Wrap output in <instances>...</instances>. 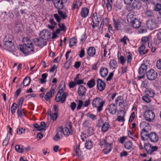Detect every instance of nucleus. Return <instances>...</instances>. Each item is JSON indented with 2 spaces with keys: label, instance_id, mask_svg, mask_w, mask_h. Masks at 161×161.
I'll list each match as a JSON object with an SVG mask.
<instances>
[{
  "label": "nucleus",
  "instance_id": "nucleus-1",
  "mask_svg": "<svg viewBox=\"0 0 161 161\" xmlns=\"http://www.w3.org/2000/svg\"><path fill=\"white\" fill-rule=\"evenodd\" d=\"M65 85L64 82H61L59 87V91H58L55 101L57 102H60L63 103L65 102L66 97L68 95L67 92H64L61 94L65 89Z\"/></svg>",
  "mask_w": 161,
  "mask_h": 161
},
{
  "label": "nucleus",
  "instance_id": "nucleus-2",
  "mask_svg": "<svg viewBox=\"0 0 161 161\" xmlns=\"http://www.w3.org/2000/svg\"><path fill=\"white\" fill-rule=\"evenodd\" d=\"M22 41L24 44L20 46V51L25 54L33 52V44L30 38L28 37H24Z\"/></svg>",
  "mask_w": 161,
  "mask_h": 161
},
{
  "label": "nucleus",
  "instance_id": "nucleus-3",
  "mask_svg": "<svg viewBox=\"0 0 161 161\" xmlns=\"http://www.w3.org/2000/svg\"><path fill=\"white\" fill-rule=\"evenodd\" d=\"M127 20L128 22L135 28H137L140 26L141 22L136 19V16L133 13H129L127 15Z\"/></svg>",
  "mask_w": 161,
  "mask_h": 161
},
{
  "label": "nucleus",
  "instance_id": "nucleus-4",
  "mask_svg": "<svg viewBox=\"0 0 161 161\" xmlns=\"http://www.w3.org/2000/svg\"><path fill=\"white\" fill-rule=\"evenodd\" d=\"M149 126V124L145 121L142 122L140 123V127L141 129H142L141 132V137L143 140H145L144 136L148 137L149 133L147 128Z\"/></svg>",
  "mask_w": 161,
  "mask_h": 161
},
{
  "label": "nucleus",
  "instance_id": "nucleus-5",
  "mask_svg": "<svg viewBox=\"0 0 161 161\" xmlns=\"http://www.w3.org/2000/svg\"><path fill=\"white\" fill-rule=\"evenodd\" d=\"M104 102L99 97L95 98L92 101V104L93 107L97 108L98 112L100 111L102 109Z\"/></svg>",
  "mask_w": 161,
  "mask_h": 161
},
{
  "label": "nucleus",
  "instance_id": "nucleus-6",
  "mask_svg": "<svg viewBox=\"0 0 161 161\" xmlns=\"http://www.w3.org/2000/svg\"><path fill=\"white\" fill-rule=\"evenodd\" d=\"M92 18L93 23L92 25L93 28L98 27L99 23L102 19L101 16L99 14L95 12L93 14Z\"/></svg>",
  "mask_w": 161,
  "mask_h": 161
},
{
  "label": "nucleus",
  "instance_id": "nucleus-7",
  "mask_svg": "<svg viewBox=\"0 0 161 161\" xmlns=\"http://www.w3.org/2000/svg\"><path fill=\"white\" fill-rule=\"evenodd\" d=\"M144 147L145 151L148 154H152L153 152L158 149L157 146H153L151 144L147 143L144 144Z\"/></svg>",
  "mask_w": 161,
  "mask_h": 161
},
{
  "label": "nucleus",
  "instance_id": "nucleus-8",
  "mask_svg": "<svg viewBox=\"0 0 161 161\" xmlns=\"http://www.w3.org/2000/svg\"><path fill=\"white\" fill-rule=\"evenodd\" d=\"M143 116L146 121L150 122L154 119L155 114L153 111L148 110L144 112Z\"/></svg>",
  "mask_w": 161,
  "mask_h": 161
},
{
  "label": "nucleus",
  "instance_id": "nucleus-9",
  "mask_svg": "<svg viewBox=\"0 0 161 161\" xmlns=\"http://www.w3.org/2000/svg\"><path fill=\"white\" fill-rule=\"evenodd\" d=\"M157 72L153 69H150L146 73V76L147 79L149 80H155L157 77Z\"/></svg>",
  "mask_w": 161,
  "mask_h": 161
},
{
  "label": "nucleus",
  "instance_id": "nucleus-10",
  "mask_svg": "<svg viewBox=\"0 0 161 161\" xmlns=\"http://www.w3.org/2000/svg\"><path fill=\"white\" fill-rule=\"evenodd\" d=\"M4 47L6 50L12 52L15 50V48L14 43L11 41H7L3 42Z\"/></svg>",
  "mask_w": 161,
  "mask_h": 161
},
{
  "label": "nucleus",
  "instance_id": "nucleus-11",
  "mask_svg": "<svg viewBox=\"0 0 161 161\" xmlns=\"http://www.w3.org/2000/svg\"><path fill=\"white\" fill-rule=\"evenodd\" d=\"M147 66L145 64H142L139 68V74L141 75V76H139L138 78L139 79H141L144 77V74L147 69Z\"/></svg>",
  "mask_w": 161,
  "mask_h": 161
},
{
  "label": "nucleus",
  "instance_id": "nucleus-12",
  "mask_svg": "<svg viewBox=\"0 0 161 161\" xmlns=\"http://www.w3.org/2000/svg\"><path fill=\"white\" fill-rule=\"evenodd\" d=\"M147 25L148 28L151 30L155 29L157 27L156 20L155 19L148 20L147 22Z\"/></svg>",
  "mask_w": 161,
  "mask_h": 161
},
{
  "label": "nucleus",
  "instance_id": "nucleus-13",
  "mask_svg": "<svg viewBox=\"0 0 161 161\" xmlns=\"http://www.w3.org/2000/svg\"><path fill=\"white\" fill-rule=\"evenodd\" d=\"M72 126L71 123L68 124L64 128L62 131L65 136H68L70 134H72Z\"/></svg>",
  "mask_w": 161,
  "mask_h": 161
},
{
  "label": "nucleus",
  "instance_id": "nucleus-14",
  "mask_svg": "<svg viewBox=\"0 0 161 161\" xmlns=\"http://www.w3.org/2000/svg\"><path fill=\"white\" fill-rule=\"evenodd\" d=\"M74 151L76 153L78 158L81 159H83V156L80 148V143L74 146Z\"/></svg>",
  "mask_w": 161,
  "mask_h": 161
},
{
  "label": "nucleus",
  "instance_id": "nucleus-15",
  "mask_svg": "<svg viewBox=\"0 0 161 161\" xmlns=\"http://www.w3.org/2000/svg\"><path fill=\"white\" fill-rule=\"evenodd\" d=\"M40 36L42 39H48L50 36V32L47 30H44L40 32Z\"/></svg>",
  "mask_w": 161,
  "mask_h": 161
},
{
  "label": "nucleus",
  "instance_id": "nucleus-16",
  "mask_svg": "<svg viewBox=\"0 0 161 161\" xmlns=\"http://www.w3.org/2000/svg\"><path fill=\"white\" fill-rule=\"evenodd\" d=\"M148 138L152 142L155 143L157 142L158 140V136L157 134L154 132L149 133Z\"/></svg>",
  "mask_w": 161,
  "mask_h": 161
},
{
  "label": "nucleus",
  "instance_id": "nucleus-17",
  "mask_svg": "<svg viewBox=\"0 0 161 161\" xmlns=\"http://www.w3.org/2000/svg\"><path fill=\"white\" fill-rule=\"evenodd\" d=\"M97 82L98 89L100 91L103 90L105 87V83L100 79L97 80Z\"/></svg>",
  "mask_w": 161,
  "mask_h": 161
},
{
  "label": "nucleus",
  "instance_id": "nucleus-18",
  "mask_svg": "<svg viewBox=\"0 0 161 161\" xmlns=\"http://www.w3.org/2000/svg\"><path fill=\"white\" fill-rule=\"evenodd\" d=\"M54 6L58 9H62L63 8V3L62 0H53Z\"/></svg>",
  "mask_w": 161,
  "mask_h": 161
},
{
  "label": "nucleus",
  "instance_id": "nucleus-19",
  "mask_svg": "<svg viewBox=\"0 0 161 161\" xmlns=\"http://www.w3.org/2000/svg\"><path fill=\"white\" fill-rule=\"evenodd\" d=\"M86 89L83 86H80L78 89V93L80 96H85Z\"/></svg>",
  "mask_w": 161,
  "mask_h": 161
},
{
  "label": "nucleus",
  "instance_id": "nucleus-20",
  "mask_svg": "<svg viewBox=\"0 0 161 161\" xmlns=\"http://www.w3.org/2000/svg\"><path fill=\"white\" fill-rule=\"evenodd\" d=\"M107 109L110 114H114L116 112L117 107L114 104H112L108 106Z\"/></svg>",
  "mask_w": 161,
  "mask_h": 161
},
{
  "label": "nucleus",
  "instance_id": "nucleus-21",
  "mask_svg": "<svg viewBox=\"0 0 161 161\" xmlns=\"http://www.w3.org/2000/svg\"><path fill=\"white\" fill-rule=\"evenodd\" d=\"M89 13V9L86 8H82L80 12V15L82 17L86 18Z\"/></svg>",
  "mask_w": 161,
  "mask_h": 161
},
{
  "label": "nucleus",
  "instance_id": "nucleus-22",
  "mask_svg": "<svg viewBox=\"0 0 161 161\" xmlns=\"http://www.w3.org/2000/svg\"><path fill=\"white\" fill-rule=\"evenodd\" d=\"M141 5V2L138 0H135L132 5L131 9H133L135 8L138 9L140 7Z\"/></svg>",
  "mask_w": 161,
  "mask_h": 161
},
{
  "label": "nucleus",
  "instance_id": "nucleus-23",
  "mask_svg": "<svg viewBox=\"0 0 161 161\" xmlns=\"http://www.w3.org/2000/svg\"><path fill=\"white\" fill-rule=\"evenodd\" d=\"M87 53L90 57H93L96 53L95 48L93 47L88 48L87 50Z\"/></svg>",
  "mask_w": 161,
  "mask_h": 161
},
{
  "label": "nucleus",
  "instance_id": "nucleus-24",
  "mask_svg": "<svg viewBox=\"0 0 161 161\" xmlns=\"http://www.w3.org/2000/svg\"><path fill=\"white\" fill-rule=\"evenodd\" d=\"M99 72L101 76L104 77L108 74V69L104 67H102L100 69Z\"/></svg>",
  "mask_w": 161,
  "mask_h": 161
},
{
  "label": "nucleus",
  "instance_id": "nucleus-25",
  "mask_svg": "<svg viewBox=\"0 0 161 161\" xmlns=\"http://www.w3.org/2000/svg\"><path fill=\"white\" fill-rule=\"evenodd\" d=\"M54 89H51L49 92H48L45 95L44 98L47 101H48L52 97V94H54Z\"/></svg>",
  "mask_w": 161,
  "mask_h": 161
},
{
  "label": "nucleus",
  "instance_id": "nucleus-26",
  "mask_svg": "<svg viewBox=\"0 0 161 161\" xmlns=\"http://www.w3.org/2000/svg\"><path fill=\"white\" fill-rule=\"evenodd\" d=\"M63 129L62 128L60 127L57 130V133L54 137V140L55 141H57L60 139V134L62 133V131Z\"/></svg>",
  "mask_w": 161,
  "mask_h": 161
},
{
  "label": "nucleus",
  "instance_id": "nucleus-27",
  "mask_svg": "<svg viewBox=\"0 0 161 161\" xmlns=\"http://www.w3.org/2000/svg\"><path fill=\"white\" fill-rule=\"evenodd\" d=\"M31 79L29 76L26 77L24 80L23 82L20 84V86L22 87V84L23 85V87L28 85L30 83Z\"/></svg>",
  "mask_w": 161,
  "mask_h": 161
},
{
  "label": "nucleus",
  "instance_id": "nucleus-28",
  "mask_svg": "<svg viewBox=\"0 0 161 161\" xmlns=\"http://www.w3.org/2000/svg\"><path fill=\"white\" fill-rule=\"evenodd\" d=\"M114 27L117 30L120 29V22L119 20H115L114 19H113Z\"/></svg>",
  "mask_w": 161,
  "mask_h": 161
},
{
  "label": "nucleus",
  "instance_id": "nucleus-29",
  "mask_svg": "<svg viewBox=\"0 0 161 161\" xmlns=\"http://www.w3.org/2000/svg\"><path fill=\"white\" fill-rule=\"evenodd\" d=\"M110 68L112 69H115L117 66V64L116 61L114 60H111L109 63Z\"/></svg>",
  "mask_w": 161,
  "mask_h": 161
},
{
  "label": "nucleus",
  "instance_id": "nucleus-30",
  "mask_svg": "<svg viewBox=\"0 0 161 161\" xmlns=\"http://www.w3.org/2000/svg\"><path fill=\"white\" fill-rule=\"evenodd\" d=\"M107 2L106 4V7L108 11H110L112 9V4L114 0H107Z\"/></svg>",
  "mask_w": 161,
  "mask_h": 161
},
{
  "label": "nucleus",
  "instance_id": "nucleus-31",
  "mask_svg": "<svg viewBox=\"0 0 161 161\" xmlns=\"http://www.w3.org/2000/svg\"><path fill=\"white\" fill-rule=\"evenodd\" d=\"M81 0H78V1H76L73 4L72 9H74L78 8L81 5Z\"/></svg>",
  "mask_w": 161,
  "mask_h": 161
},
{
  "label": "nucleus",
  "instance_id": "nucleus-32",
  "mask_svg": "<svg viewBox=\"0 0 161 161\" xmlns=\"http://www.w3.org/2000/svg\"><path fill=\"white\" fill-rule=\"evenodd\" d=\"M110 127V126L108 123L105 122L102 126V131L103 132H105L108 130Z\"/></svg>",
  "mask_w": 161,
  "mask_h": 161
},
{
  "label": "nucleus",
  "instance_id": "nucleus-33",
  "mask_svg": "<svg viewBox=\"0 0 161 161\" xmlns=\"http://www.w3.org/2000/svg\"><path fill=\"white\" fill-rule=\"evenodd\" d=\"M145 48V46L144 44H142L139 48V53L141 55H143L146 53L144 52Z\"/></svg>",
  "mask_w": 161,
  "mask_h": 161
},
{
  "label": "nucleus",
  "instance_id": "nucleus-34",
  "mask_svg": "<svg viewBox=\"0 0 161 161\" xmlns=\"http://www.w3.org/2000/svg\"><path fill=\"white\" fill-rule=\"evenodd\" d=\"M69 46L70 47L76 44L77 43L76 39L75 37H73L69 40Z\"/></svg>",
  "mask_w": 161,
  "mask_h": 161
},
{
  "label": "nucleus",
  "instance_id": "nucleus-35",
  "mask_svg": "<svg viewBox=\"0 0 161 161\" xmlns=\"http://www.w3.org/2000/svg\"><path fill=\"white\" fill-rule=\"evenodd\" d=\"M133 145V144L131 141H127L124 144V147L127 150H130L131 149Z\"/></svg>",
  "mask_w": 161,
  "mask_h": 161
},
{
  "label": "nucleus",
  "instance_id": "nucleus-36",
  "mask_svg": "<svg viewBox=\"0 0 161 161\" xmlns=\"http://www.w3.org/2000/svg\"><path fill=\"white\" fill-rule=\"evenodd\" d=\"M111 144H107V146L103 150L104 153L105 154H107L111 151Z\"/></svg>",
  "mask_w": 161,
  "mask_h": 161
},
{
  "label": "nucleus",
  "instance_id": "nucleus-37",
  "mask_svg": "<svg viewBox=\"0 0 161 161\" xmlns=\"http://www.w3.org/2000/svg\"><path fill=\"white\" fill-rule=\"evenodd\" d=\"M145 16L147 17H151L153 16V14L151 10H147L145 12Z\"/></svg>",
  "mask_w": 161,
  "mask_h": 161
},
{
  "label": "nucleus",
  "instance_id": "nucleus-38",
  "mask_svg": "<svg viewBox=\"0 0 161 161\" xmlns=\"http://www.w3.org/2000/svg\"><path fill=\"white\" fill-rule=\"evenodd\" d=\"M89 88H92L95 85V82L94 79H91L88 81L87 83Z\"/></svg>",
  "mask_w": 161,
  "mask_h": 161
},
{
  "label": "nucleus",
  "instance_id": "nucleus-39",
  "mask_svg": "<svg viewBox=\"0 0 161 161\" xmlns=\"http://www.w3.org/2000/svg\"><path fill=\"white\" fill-rule=\"evenodd\" d=\"M58 14L60 17L63 19H65L67 17V16L65 13H64L60 10H58Z\"/></svg>",
  "mask_w": 161,
  "mask_h": 161
},
{
  "label": "nucleus",
  "instance_id": "nucleus-40",
  "mask_svg": "<svg viewBox=\"0 0 161 161\" xmlns=\"http://www.w3.org/2000/svg\"><path fill=\"white\" fill-rule=\"evenodd\" d=\"M127 58V63H130L132 59V55L131 53L130 52H127L126 53Z\"/></svg>",
  "mask_w": 161,
  "mask_h": 161
},
{
  "label": "nucleus",
  "instance_id": "nucleus-41",
  "mask_svg": "<svg viewBox=\"0 0 161 161\" xmlns=\"http://www.w3.org/2000/svg\"><path fill=\"white\" fill-rule=\"evenodd\" d=\"M142 99L145 102L149 103L151 102V98H150V97L149 96L146 94L145 95H144L142 97Z\"/></svg>",
  "mask_w": 161,
  "mask_h": 161
},
{
  "label": "nucleus",
  "instance_id": "nucleus-42",
  "mask_svg": "<svg viewBox=\"0 0 161 161\" xmlns=\"http://www.w3.org/2000/svg\"><path fill=\"white\" fill-rule=\"evenodd\" d=\"M92 146V142L90 141H88L85 144V147L89 149H91Z\"/></svg>",
  "mask_w": 161,
  "mask_h": 161
},
{
  "label": "nucleus",
  "instance_id": "nucleus-43",
  "mask_svg": "<svg viewBox=\"0 0 161 161\" xmlns=\"http://www.w3.org/2000/svg\"><path fill=\"white\" fill-rule=\"evenodd\" d=\"M58 25L59 28V29L61 31H65L66 30V28L64 24L59 23Z\"/></svg>",
  "mask_w": 161,
  "mask_h": 161
},
{
  "label": "nucleus",
  "instance_id": "nucleus-44",
  "mask_svg": "<svg viewBox=\"0 0 161 161\" xmlns=\"http://www.w3.org/2000/svg\"><path fill=\"white\" fill-rule=\"evenodd\" d=\"M110 144L109 143H107L106 139H104L102 140L100 142V145L101 146H103L104 147H107V144Z\"/></svg>",
  "mask_w": 161,
  "mask_h": 161
},
{
  "label": "nucleus",
  "instance_id": "nucleus-45",
  "mask_svg": "<svg viewBox=\"0 0 161 161\" xmlns=\"http://www.w3.org/2000/svg\"><path fill=\"white\" fill-rule=\"evenodd\" d=\"M87 116L92 120H95L97 119V116L93 114L88 113L87 114Z\"/></svg>",
  "mask_w": 161,
  "mask_h": 161
},
{
  "label": "nucleus",
  "instance_id": "nucleus-46",
  "mask_svg": "<svg viewBox=\"0 0 161 161\" xmlns=\"http://www.w3.org/2000/svg\"><path fill=\"white\" fill-rule=\"evenodd\" d=\"M25 129L20 127L17 130V133L18 134L21 135L25 132Z\"/></svg>",
  "mask_w": 161,
  "mask_h": 161
},
{
  "label": "nucleus",
  "instance_id": "nucleus-47",
  "mask_svg": "<svg viewBox=\"0 0 161 161\" xmlns=\"http://www.w3.org/2000/svg\"><path fill=\"white\" fill-rule=\"evenodd\" d=\"M94 132V130L92 127H89L87 130V133L90 135L93 134Z\"/></svg>",
  "mask_w": 161,
  "mask_h": 161
},
{
  "label": "nucleus",
  "instance_id": "nucleus-48",
  "mask_svg": "<svg viewBox=\"0 0 161 161\" xmlns=\"http://www.w3.org/2000/svg\"><path fill=\"white\" fill-rule=\"evenodd\" d=\"M83 105V101L81 100H79L78 103V105L77 107V109L78 110L81 109L82 106Z\"/></svg>",
  "mask_w": 161,
  "mask_h": 161
},
{
  "label": "nucleus",
  "instance_id": "nucleus-49",
  "mask_svg": "<svg viewBox=\"0 0 161 161\" xmlns=\"http://www.w3.org/2000/svg\"><path fill=\"white\" fill-rule=\"evenodd\" d=\"M15 149L17 152L19 153H22L23 152V149L20 147L19 145H16L15 147Z\"/></svg>",
  "mask_w": 161,
  "mask_h": 161
},
{
  "label": "nucleus",
  "instance_id": "nucleus-50",
  "mask_svg": "<svg viewBox=\"0 0 161 161\" xmlns=\"http://www.w3.org/2000/svg\"><path fill=\"white\" fill-rule=\"evenodd\" d=\"M154 9L155 11H158L159 12V11L161 9V4H158L156 5L154 8Z\"/></svg>",
  "mask_w": 161,
  "mask_h": 161
},
{
  "label": "nucleus",
  "instance_id": "nucleus-51",
  "mask_svg": "<svg viewBox=\"0 0 161 161\" xmlns=\"http://www.w3.org/2000/svg\"><path fill=\"white\" fill-rule=\"evenodd\" d=\"M126 40H129V39L127 36H125L120 39V42L123 43L125 44L126 45L127 44Z\"/></svg>",
  "mask_w": 161,
  "mask_h": 161
},
{
  "label": "nucleus",
  "instance_id": "nucleus-52",
  "mask_svg": "<svg viewBox=\"0 0 161 161\" xmlns=\"http://www.w3.org/2000/svg\"><path fill=\"white\" fill-rule=\"evenodd\" d=\"M146 94L150 97H152L154 95V93L153 91L147 90L146 92Z\"/></svg>",
  "mask_w": 161,
  "mask_h": 161
},
{
  "label": "nucleus",
  "instance_id": "nucleus-53",
  "mask_svg": "<svg viewBox=\"0 0 161 161\" xmlns=\"http://www.w3.org/2000/svg\"><path fill=\"white\" fill-rule=\"evenodd\" d=\"M21 107L19 108H18V109L17 111V113L18 117H21L22 115V112L21 110Z\"/></svg>",
  "mask_w": 161,
  "mask_h": 161
},
{
  "label": "nucleus",
  "instance_id": "nucleus-54",
  "mask_svg": "<svg viewBox=\"0 0 161 161\" xmlns=\"http://www.w3.org/2000/svg\"><path fill=\"white\" fill-rule=\"evenodd\" d=\"M83 125L84 127H88L90 126L91 124L88 120H86L84 122Z\"/></svg>",
  "mask_w": 161,
  "mask_h": 161
},
{
  "label": "nucleus",
  "instance_id": "nucleus-55",
  "mask_svg": "<svg viewBox=\"0 0 161 161\" xmlns=\"http://www.w3.org/2000/svg\"><path fill=\"white\" fill-rule=\"evenodd\" d=\"M74 82H76V84H77L78 85L83 84L84 83L83 80L81 79H79L78 80L75 79Z\"/></svg>",
  "mask_w": 161,
  "mask_h": 161
},
{
  "label": "nucleus",
  "instance_id": "nucleus-56",
  "mask_svg": "<svg viewBox=\"0 0 161 161\" xmlns=\"http://www.w3.org/2000/svg\"><path fill=\"white\" fill-rule=\"evenodd\" d=\"M34 42L35 44L38 46H40L41 45L40 43V40L38 38H36L34 40Z\"/></svg>",
  "mask_w": 161,
  "mask_h": 161
},
{
  "label": "nucleus",
  "instance_id": "nucleus-57",
  "mask_svg": "<svg viewBox=\"0 0 161 161\" xmlns=\"http://www.w3.org/2000/svg\"><path fill=\"white\" fill-rule=\"evenodd\" d=\"M120 63L122 64H124L125 62V58L122 56H121L119 58Z\"/></svg>",
  "mask_w": 161,
  "mask_h": 161
},
{
  "label": "nucleus",
  "instance_id": "nucleus-58",
  "mask_svg": "<svg viewBox=\"0 0 161 161\" xmlns=\"http://www.w3.org/2000/svg\"><path fill=\"white\" fill-rule=\"evenodd\" d=\"M76 106V103L75 102H73L71 103L70 107L72 110H74L75 109Z\"/></svg>",
  "mask_w": 161,
  "mask_h": 161
},
{
  "label": "nucleus",
  "instance_id": "nucleus-59",
  "mask_svg": "<svg viewBox=\"0 0 161 161\" xmlns=\"http://www.w3.org/2000/svg\"><path fill=\"white\" fill-rule=\"evenodd\" d=\"M9 139V138H8V135L7 136V137L5 138V139L3 141V146L6 145L8 142V141Z\"/></svg>",
  "mask_w": 161,
  "mask_h": 161
},
{
  "label": "nucleus",
  "instance_id": "nucleus-60",
  "mask_svg": "<svg viewBox=\"0 0 161 161\" xmlns=\"http://www.w3.org/2000/svg\"><path fill=\"white\" fill-rule=\"evenodd\" d=\"M76 82L73 81L70 82L69 84V86L70 88L74 87L76 85Z\"/></svg>",
  "mask_w": 161,
  "mask_h": 161
},
{
  "label": "nucleus",
  "instance_id": "nucleus-61",
  "mask_svg": "<svg viewBox=\"0 0 161 161\" xmlns=\"http://www.w3.org/2000/svg\"><path fill=\"white\" fill-rule=\"evenodd\" d=\"M135 117V114L134 113V112H132L130 116V118H129V121L130 122H131L133 121V120L134 118Z\"/></svg>",
  "mask_w": 161,
  "mask_h": 161
},
{
  "label": "nucleus",
  "instance_id": "nucleus-62",
  "mask_svg": "<svg viewBox=\"0 0 161 161\" xmlns=\"http://www.w3.org/2000/svg\"><path fill=\"white\" fill-rule=\"evenodd\" d=\"M156 66L158 69H161V59L157 61Z\"/></svg>",
  "mask_w": 161,
  "mask_h": 161
},
{
  "label": "nucleus",
  "instance_id": "nucleus-63",
  "mask_svg": "<svg viewBox=\"0 0 161 161\" xmlns=\"http://www.w3.org/2000/svg\"><path fill=\"white\" fill-rule=\"evenodd\" d=\"M51 117L53 121L56 120L58 117V113H54Z\"/></svg>",
  "mask_w": 161,
  "mask_h": 161
},
{
  "label": "nucleus",
  "instance_id": "nucleus-64",
  "mask_svg": "<svg viewBox=\"0 0 161 161\" xmlns=\"http://www.w3.org/2000/svg\"><path fill=\"white\" fill-rule=\"evenodd\" d=\"M85 53L84 49H82L81 51H80L79 56L80 58H82L85 55Z\"/></svg>",
  "mask_w": 161,
  "mask_h": 161
}]
</instances>
